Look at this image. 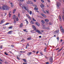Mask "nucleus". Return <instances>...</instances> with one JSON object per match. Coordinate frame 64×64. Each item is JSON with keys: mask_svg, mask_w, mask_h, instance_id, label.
I'll return each instance as SVG.
<instances>
[{"mask_svg": "<svg viewBox=\"0 0 64 64\" xmlns=\"http://www.w3.org/2000/svg\"><path fill=\"white\" fill-rule=\"evenodd\" d=\"M10 8L6 5H4L2 6V7L0 6V9H1V10H8Z\"/></svg>", "mask_w": 64, "mask_h": 64, "instance_id": "f257e3e1", "label": "nucleus"}, {"mask_svg": "<svg viewBox=\"0 0 64 64\" xmlns=\"http://www.w3.org/2000/svg\"><path fill=\"white\" fill-rule=\"evenodd\" d=\"M61 2H58L56 3V5L57 7L58 8H59V6H61Z\"/></svg>", "mask_w": 64, "mask_h": 64, "instance_id": "f03ea898", "label": "nucleus"}, {"mask_svg": "<svg viewBox=\"0 0 64 64\" xmlns=\"http://www.w3.org/2000/svg\"><path fill=\"white\" fill-rule=\"evenodd\" d=\"M36 32H37L38 33L40 34H42V33L41 32H40V30H36Z\"/></svg>", "mask_w": 64, "mask_h": 64, "instance_id": "7ed1b4c3", "label": "nucleus"}, {"mask_svg": "<svg viewBox=\"0 0 64 64\" xmlns=\"http://www.w3.org/2000/svg\"><path fill=\"white\" fill-rule=\"evenodd\" d=\"M32 52H28V53L27 55H28V56H30L31 54H32Z\"/></svg>", "mask_w": 64, "mask_h": 64, "instance_id": "20e7f679", "label": "nucleus"}, {"mask_svg": "<svg viewBox=\"0 0 64 64\" xmlns=\"http://www.w3.org/2000/svg\"><path fill=\"white\" fill-rule=\"evenodd\" d=\"M16 15H14L12 17V18L13 19H16Z\"/></svg>", "mask_w": 64, "mask_h": 64, "instance_id": "39448f33", "label": "nucleus"}, {"mask_svg": "<svg viewBox=\"0 0 64 64\" xmlns=\"http://www.w3.org/2000/svg\"><path fill=\"white\" fill-rule=\"evenodd\" d=\"M58 18L60 21H62V19L61 18V16L60 15L59 16V18Z\"/></svg>", "mask_w": 64, "mask_h": 64, "instance_id": "423d86ee", "label": "nucleus"}, {"mask_svg": "<svg viewBox=\"0 0 64 64\" xmlns=\"http://www.w3.org/2000/svg\"><path fill=\"white\" fill-rule=\"evenodd\" d=\"M5 22V20H2L0 22V24H2V23H3L4 22Z\"/></svg>", "mask_w": 64, "mask_h": 64, "instance_id": "0eeeda50", "label": "nucleus"}, {"mask_svg": "<svg viewBox=\"0 0 64 64\" xmlns=\"http://www.w3.org/2000/svg\"><path fill=\"white\" fill-rule=\"evenodd\" d=\"M50 62H52L53 61V58L52 57H50Z\"/></svg>", "mask_w": 64, "mask_h": 64, "instance_id": "6e6552de", "label": "nucleus"}, {"mask_svg": "<svg viewBox=\"0 0 64 64\" xmlns=\"http://www.w3.org/2000/svg\"><path fill=\"white\" fill-rule=\"evenodd\" d=\"M40 6L42 8H43L44 7V6L43 4H42L40 5Z\"/></svg>", "mask_w": 64, "mask_h": 64, "instance_id": "1a4fd4ad", "label": "nucleus"}, {"mask_svg": "<svg viewBox=\"0 0 64 64\" xmlns=\"http://www.w3.org/2000/svg\"><path fill=\"white\" fill-rule=\"evenodd\" d=\"M23 26V24L22 23H21L20 25V27H22Z\"/></svg>", "mask_w": 64, "mask_h": 64, "instance_id": "9d476101", "label": "nucleus"}, {"mask_svg": "<svg viewBox=\"0 0 64 64\" xmlns=\"http://www.w3.org/2000/svg\"><path fill=\"white\" fill-rule=\"evenodd\" d=\"M36 24L37 25V26H40V24L39 23H38L37 22H36Z\"/></svg>", "mask_w": 64, "mask_h": 64, "instance_id": "9b49d317", "label": "nucleus"}, {"mask_svg": "<svg viewBox=\"0 0 64 64\" xmlns=\"http://www.w3.org/2000/svg\"><path fill=\"white\" fill-rule=\"evenodd\" d=\"M27 17L29 19H30V20H31V18L30 17V16H29L28 15Z\"/></svg>", "mask_w": 64, "mask_h": 64, "instance_id": "f8f14e48", "label": "nucleus"}, {"mask_svg": "<svg viewBox=\"0 0 64 64\" xmlns=\"http://www.w3.org/2000/svg\"><path fill=\"white\" fill-rule=\"evenodd\" d=\"M62 18L63 20H64V15H62Z\"/></svg>", "mask_w": 64, "mask_h": 64, "instance_id": "ddd939ff", "label": "nucleus"}, {"mask_svg": "<svg viewBox=\"0 0 64 64\" xmlns=\"http://www.w3.org/2000/svg\"><path fill=\"white\" fill-rule=\"evenodd\" d=\"M61 31L62 32V33H64V29L62 28L61 29Z\"/></svg>", "mask_w": 64, "mask_h": 64, "instance_id": "4468645a", "label": "nucleus"}, {"mask_svg": "<svg viewBox=\"0 0 64 64\" xmlns=\"http://www.w3.org/2000/svg\"><path fill=\"white\" fill-rule=\"evenodd\" d=\"M41 15L42 16H43V17H44V18H45L46 17L45 16V14H42Z\"/></svg>", "mask_w": 64, "mask_h": 64, "instance_id": "2eb2a0df", "label": "nucleus"}, {"mask_svg": "<svg viewBox=\"0 0 64 64\" xmlns=\"http://www.w3.org/2000/svg\"><path fill=\"white\" fill-rule=\"evenodd\" d=\"M32 27L33 28H34V30H36V27H35V26H33Z\"/></svg>", "mask_w": 64, "mask_h": 64, "instance_id": "dca6fc26", "label": "nucleus"}, {"mask_svg": "<svg viewBox=\"0 0 64 64\" xmlns=\"http://www.w3.org/2000/svg\"><path fill=\"white\" fill-rule=\"evenodd\" d=\"M12 31H9L8 33V34H11V33H12Z\"/></svg>", "mask_w": 64, "mask_h": 64, "instance_id": "f3484780", "label": "nucleus"}, {"mask_svg": "<svg viewBox=\"0 0 64 64\" xmlns=\"http://www.w3.org/2000/svg\"><path fill=\"white\" fill-rule=\"evenodd\" d=\"M10 4L11 5L12 7H13L14 5H13V4L12 3H10Z\"/></svg>", "mask_w": 64, "mask_h": 64, "instance_id": "a211bd4d", "label": "nucleus"}, {"mask_svg": "<svg viewBox=\"0 0 64 64\" xmlns=\"http://www.w3.org/2000/svg\"><path fill=\"white\" fill-rule=\"evenodd\" d=\"M16 10L15 9H14L13 11V13L14 14V13H15V12H16Z\"/></svg>", "mask_w": 64, "mask_h": 64, "instance_id": "6ab92c4d", "label": "nucleus"}, {"mask_svg": "<svg viewBox=\"0 0 64 64\" xmlns=\"http://www.w3.org/2000/svg\"><path fill=\"white\" fill-rule=\"evenodd\" d=\"M23 60L24 61V63H27V61H26V60L25 59H23Z\"/></svg>", "mask_w": 64, "mask_h": 64, "instance_id": "aec40b11", "label": "nucleus"}, {"mask_svg": "<svg viewBox=\"0 0 64 64\" xmlns=\"http://www.w3.org/2000/svg\"><path fill=\"white\" fill-rule=\"evenodd\" d=\"M24 31V32H28L26 30H27V29H24L23 30Z\"/></svg>", "mask_w": 64, "mask_h": 64, "instance_id": "412c9836", "label": "nucleus"}, {"mask_svg": "<svg viewBox=\"0 0 64 64\" xmlns=\"http://www.w3.org/2000/svg\"><path fill=\"white\" fill-rule=\"evenodd\" d=\"M16 21H19V19L18 18V17L16 18Z\"/></svg>", "mask_w": 64, "mask_h": 64, "instance_id": "4be33fe9", "label": "nucleus"}, {"mask_svg": "<svg viewBox=\"0 0 64 64\" xmlns=\"http://www.w3.org/2000/svg\"><path fill=\"white\" fill-rule=\"evenodd\" d=\"M42 24H44V23H45L44 21L43 20H42Z\"/></svg>", "mask_w": 64, "mask_h": 64, "instance_id": "5701e85b", "label": "nucleus"}, {"mask_svg": "<svg viewBox=\"0 0 64 64\" xmlns=\"http://www.w3.org/2000/svg\"><path fill=\"white\" fill-rule=\"evenodd\" d=\"M29 13L30 14V15H31L32 14V11H29Z\"/></svg>", "mask_w": 64, "mask_h": 64, "instance_id": "b1692460", "label": "nucleus"}, {"mask_svg": "<svg viewBox=\"0 0 64 64\" xmlns=\"http://www.w3.org/2000/svg\"><path fill=\"white\" fill-rule=\"evenodd\" d=\"M24 9H25V10H28V9H27V7H26L25 6H24Z\"/></svg>", "mask_w": 64, "mask_h": 64, "instance_id": "393cba45", "label": "nucleus"}, {"mask_svg": "<svg viewBox=\"0 0 64 64\" xmlns=\"http://www.w3.org/2000/svg\"><path fill=\"white\" fill-rule=\"evenodd\" d=\"M44 21H46V22H48V21H49V20L47 19L45 20Z\"/></svg>", "mask_w": 64, "mask_h": 64, "instance_id": "a878e982", "label": "nucleus"}, {"mask_svg": "<svg viewBox=\"0 0 64 64\" xmlns=\"http://www.w3.org/2000/svg\"><path fill=\"white\" fill-rule=\"evenodd\" d=\"M59 30H58L57 31H56V33L57 34H58V33H59Z\"/></svg>", "mask_w": 64, "mask_h": 64, "instance_id": "bb28decb", "label": "nucleus"}, {"mask_svg": "<svg viewBox=\"0 0 64 64\" xmlns=\"http://www.w3.org/2000/svg\"><path fill=\"white\" fill-rule=\"evenodd\" d=\"M30 23H32V24H34V22H33V21H31Z\"/></svg>", "mask_w": 64, "mask_h": 64, "instance_id": "cd10ccee", "label": "nucleus"}, {"mask_svg": "<svg viewBox=\"0 0 64 64\" xmlns=\"http://www.w3.org/2000/svg\"><path fill=\"white\" fill-rule=\"evenodd\" d=\"M27 39H28V40H31V38H27Z\"/></svg>", "mask_w": 64, "mask_h": 64, "instance_id": "c85d7f7f", "label": "nucleus"}, {"mask_svg": "<svg viewBox=\"0 0 64 64\" xmlns=\"http://www.w3.org/2000/svg\"><path fill=\"white\" fill-rule=\"evenodd\" d=\"M46 12H47V13H49V12H48L49 11H48V10H46Z\"/></svg>", "mask_w": 64, "mask_h": 64, "instance_id": "c756f323", "label": "nucleus"}, {"mask_svg": "<svg viewBox=\"0 0 64 64\" xmlns=\"http://www.w3.org/2000/svg\"><path fill=\"white\" fill-rule=\"evenodd\" d=\"M13 28V27L12 26H10V27H9V29H11V28Z\"/></svg>", "mask_w": 64, "mask_h": 64, "instance_id": "7c9ffc66", "label": "nucleus"}, {"mask_svg": "<svg viewBox=\"0 0 64 64\" xmlns=\"http://www.w3.org/2000/svg\"><path fill=\"white\" fill-rule=\"evenodd\" d=\"M16 20H14V24H15V23H16Z\"/></svg>", "mask_w": 64, "mask_h": 64, "instance_id": "2f4dec72", "label": "nucleus"}, {"mask_svg": "<svg viewBox=\"0 0 64 64\" xmlns=\"http://www.w3.org/2000/svg\"><path fill=\"white\" fill-rule=\"evenodd\" d=\"M34 9H35V10H38V8H34Z\"/></svg>", "mask_w": 64, "mask_h": 64, "instance_id": "473e14b6", "label": "nucleus"}, {"mask_svg": "<svg viewBox=\"0 0 64 64\" xmlns=\"http://www.w3.org/2000/svg\"><path fill=\"white\" fill-rule=\"evenodd\" d=\"M9 24V23H7L5 25H8Z\"/></svg>", "mask_w": 64, "mask_h": 64, "instance_id": "72a5a7b5", "label": "nucleus"}, {"mask_svg": "<svg viewBox=\"0 0 64 64\" xmlns=\"http://www.w3.org/2000/svg\"><path fill=\"white\" fill-rule=\"evenodd\" d=\"M41 1L42 3H44V1L43 0H41Z\"/></svg>", "mask_w": 64, "mask_h": 64, "instance_id": "f704fd0d", "label": "nucleus"}, {"mask_svg": "<svg viewBox=\"0 0 64 64\" xmlns=\"http://www.w3.org/2000/svg\"><path fill=\"white\" fill-rule=\"evenodd\" d=\"M32 20H33V21H36V20H35L34 19V18H33L32 19Z\"/></svg>", "mask_w": 64, "mask_h": 64, "instance_id": "c9c22d12", "label": "nucleus"}, {"mask_svg": "<svg viewBox=\"0 0 64 64\" xmlns=\"http://www.w3.org/2000/svg\"><path fill=\"white\" fill-rule=\"evenodd\" d=\"M2 47H3L2 46H1L0 47V49H2Z\"/></svg>", "mask_w": 64, "mask_h": 64, "instance_id": "e433bc0d", "label": "nucleus"}, {"mask_svg": "<svg viewBox=\"0 0 64 64\" xmlns=\"http://www.w3.org/2000/svg\"><path fill=\"white\" fill-rule=\"evenodd\" d=\"M4 54L5 55H8V54H7L6 52H5Z\"/></svg>", "mask_w": 64, "mask_h": 64, "instance_id": "4c0bfd02", "label": "nucleus"}, {"mask_svg": "<svg viewBox=\"0 0 64 64\" xmlns=\"http://www.w3.org/2000/svg\"><path fill=\"white\" fill-rule=\"evenodd\" d=\"M40 54L42 55H43V54H42V52H40Z\"/></svg>", "mask_w": 64, "mask_h": 64, "instance_id": "58836bf2", "label": "nucleus"}, {"mask_svg": "<svg viewBox=\"0 0 64 64\" xmlns=\"http://www.w3.org/2000/svg\"><path fill=\"white\" fill-rule=\"evenodd\" d=\"M11 14H9V17H11Z\"/></svg>", "mask_w": 64, "mask_h": 64, "instance_id": "ea45409f", "label": "nucleus"}, {"mask_svg": "<svg viewBox=\"0 0 64 64\" xmlns=\"http://www.w3.org/2000/svg\"><path fill=\"white\" fill-rule=\"evenodd\" d=\"M11 46L12 48H13L14 47V45H12Z\"/></svg>", "mask_w": 64, "mask_h": 64, "instance_id": "a19ab883", "label": "nucleus"}, {"mask_svg": "<svg viewBox=\"0 0 64 64\" xmlns=\"http://www.w3.org/2000/svg\"><path fill=\"white\" fill-rule=\"evenodd\" d=\"M57 39L58 40V41H59V37L57 38Z\"/></svg>", "mask_w": 64, "mask_h": 64, "instance_id": "79ce46f5", "label": "nucleus"}, {"mask_svg": "<svg viewBox=\"0 0 64 64\" xmlns=\"http://www.w3.org/2000/svg\"><path fill=\"white\" fill-rule=\"evenodd\" d=\"M27 4H30V2H29V1H28V2H27Z\"/></svg>", "mask_w": 64, "mask_h": 64, "instance_id": "37998d69", "label": "nucleus"}, {"mask_svg": "<svg viewBox=\"0 0 64 64\" xmlns=\"http://www.w3.org/2000/svg\"><path fill=\"white\" fill-rule=\"evenodd\" d=\"M22 9H24V6H22Z\"/></svg>", "mask_w": 64, "mask_h": 64, "instance_id": "c03bdc74", "label": "nucleus"}, {"mask_svg": "<svg viewBox=\"0 0 64 64\" xmlns=\"http://www.w3.org/2000/svg\"><path fill=\"white\" fill-rule=\"evenodd\" d=\"M24 41V39H22V40H21V41Z\"/></svg>", "mask_w": 64, "mask_h": 64, "instance_id": "a18cd8bd", "label": "nucleus"}, {"mask_svg": "<svg viewBox=\"0 0 64 64\" xmlns=\"http://www.w3.org/2000/svg\"><path fill=\"white\" fill-rule=\"evenodd\" d=\"M17 58L18 60H20V58L18 57H17Z\"/></svg>", "mask_w": 64, "mask_h": 64, "instance_id": "49530a36", "label": "nucleus"}, {"mask_svg": "<svg viewBox=\"0 0 64 64\" xmlns=\"http://www.w3.org/2000/svg\"><path fill=\"white\" fill-rule=\"evenodd\" d=\"M26 24H28V21H26Z\"/></svg>", "mask_w": 64, "mask_h": 64, "instance_id": "de8ad7c7", "label": "nucleus"}, {"mask_svg": "<svg viewBox=\"0 0 64 64\" xmlns=\"http://www.w3.org/2000/svg\"><path fill=\"white\" fill-rule=\"evenodd\" d=\"M49 25H52V23L50 22L49 23Z\"/></svg>", "mask_w": 64, "mask_h": 64, "instance_id": "09e8293b", "label": "nucleus"}, {"mask_svg": "<svg viewBox=\"0 0 64 64\" xmlns=\"http://www.w3.org/2000/svg\"><path fill=\"white\" fill-rule=\"evenodd\" d=\"M27 46H29V44H27Z\"/></svg>", "mask_w": 64, "mask_h": 64, "instance_id": "8fccbe9b", "label": "nucleus"}, {"mask_svg": "<svg viewBox=\"0 0 64 64\" xmlns=\"http://www.w3.org/2000/svg\"><path fill=\"white\" fill-rule=\"evenodd\" d=\"M39 53V51H38L37 52H36V54H38Z\"/></svg>", "mask_w": 64, "mask_h": 64, "instance_id": "3c124183", "label": "nucleus"}, {"mask_svg": "<svg viewBox=\"0 0 64 64\" xmlns=\"http://www.w3.org/2000/svg\"><path fill=\"white\" fill-rule=\"evenodd\" d=\"M9 52L11 54H12V52L10 51H9Z\"/></svg>", "mask_w": 64, "mask_h": 64, "instance_id": "603ef678", "label": "nucleus"}, {"mask_svg": "<svg viewBox=\"0 0 64 64\" xmlns=\"http://www.w3.org/2000/svg\"><path fill=\"white\" fill-rule=\"evenodd\" d=\"M35 51H32V52H33V53H35Z\"/></svg>", "mask_w": 64, "mask_h": 64, "instance_id": "864d4df0", "label": "nucleus"}, {"mask_svg": "<svg viewBox=\"0 0 64 64\" xmlns=\"http://www.w3.org/2000/svg\"><path fill=\"white\" fill-rule=\"evenodd\" d=\"M30 4H33V2H31Z\"/></svg>", "mask_w": 64, "mask_h": 64, "instance_id": "5fc2aeb1", "label": "nucleus"}, {"mask_svg": "<svg viewBox=\"0 0 64 64\" xmlns=\"http://www.w3.org/2000/svg\"><path fill=\"white\" fill-rule=\"evenodd\" d=\"M49 64V62H46V64Z\"/></svg>", "mask_w": 64, "mask_h": 64, "instance_id": "6e6d98bb", "label": "nucleus"}, {"mask_svg": "<svg viewBox=\"0 0 64 64\" xmlns=\"http://www.w3.org/2000/svg\"><path fill=\"white\" fill-rule=\"evenodd\" d=\"M59 48H57L56 49V50H58L59 49Z\"/></svg>", "mask_w": 64, "mask_h": 64, "instance_id": "4d7b16f0", "label": "nucleus"}, {"mask_svg": "<svg viewBox=\"0 0 64 64\" xmlns=\"http://www.w3.org/2000/svg\"><path fill=\"white\" fill-rule=\"evenodd\" d=\"M33 1H34V2H36V0H33Z\"/></svg>", "mask_w": 64, "mask_h": 64, "instance_id": "13d9d810", "label": "nucleus"}, {"mask_svg": "<svg viewBox=\"0 0 64 64\" xmlns=\"http://www.w3.org/2000/svg\"><path fill=\"white\" fill-rule=\"evenodd\" d=\"M61 50H58V52H60V51H61Z\"/></svg>", "mask_w": 64, "mask_h": 64, "instance_id": "bf43d9fd", "label": "nucleus"}, {"mask_svg": "<svg viewBox=\"0 0 64 64\" xmlns=\"http://www.w3.org/2000/svg\"><path fill=\"white\" fill-rule=\"evenodd\" d=\"M62 26H60V28L61 29H62Z\"/></svg>", "mask_w": 64, "mask_h": 64, "instance_id": "052dcab7", "label": "nucleus"}, {"mask_svg": "<svg viewBox=\"0 0 64 64\" xmlns=\"http://www.w3.org/2000/svg\"><path fill=\"white\" fill-rule=\"evenodd\" d=\"M46 28H43V29H46Z\"/></svg>", "mask_w": 64, "mask_h": 64, "instance_id": "680f3d73", "label": "nucleus"}, {"mask_svg": "<svg viewBox=\"0 0 64 64\" xmlns=\"http://www.w3.org/2000/svg\"><path fill=\"white\" fill-rule=\"evenodd\" d=\"M23 64H27V63H23Z\"/></svg>", "mask_w": 64, "mask_h": 64, "instance_id": "e2e57ef3", "label": "nucleus"}, {"mask_svg": "<svg viewBox=\"0 0 64 64\" xmlns=\"http://www.w3.org/2000/svg\"><path fill=\"white\" fill-rule=\"evenodd\" d=\"M27 48H28L27 46L26 45V49H27Z\"/></svg>", "mask_w": 64, "mask_h": 64, "instance_id": "0e129e2a", "label": "nucleus"}, {"mask_svg": "<svg viewBox=\"0 0 64 64\" xmlns=\"http://www.w3.org/2000/svg\"><path fill=\"white\" fill-rule=\"evenodd\" d=\"M39 38H41V36H39Z\"/></svg>", "mask_w": 64, "mask_h": 64, "instance_id": "69168bd1", "label": "nucleus"}, {"mask_svg": "<svg viewBox=\"0 0 64 64\" xmlns=\"http://www.w3.org/2000/svg\"><path fill=\"white\" fill-rule=\"evenodd\" d=\"M46 49H47V48H46V47L44 50H46Z\"/></svg>", "mask_w": 64, "mask_h": 64, "instance_id": "338daca9", "label": "nucleus"}, {"mask_svg": "<svg viewBox=\"0 0 64 64\" xmlns=\"http://www.w3.org/2000/svg\"><path fill=\"white\" fill-rule=\"evenodd\" d=\"M2 62H0V64H2Z\"/></svg>", "mask_w": 64, "mask_h": 64, "instance_id": "774afa93", "label": "nucleus"}]
</instances>
